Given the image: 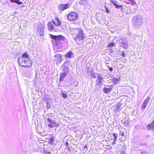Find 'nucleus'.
<instances>
[{
    "instance_id": "nucleus-24",
    "label": "nucleus",
    "mask_w": 154,
    "mask_h": 154,
    "mask_svg": "<svg viewBox=\"0 0 154 154\" xmlns=\"http://www.w3.org/2000/svg\"><path fill=\"white\" fill-rule=\"evenodd\" d=\"M45 101L46 102V103L47 105H48L50 103V99L49 97H45Z\"/></svg>"
},
{
    "instance_id": "nucleus-12",
    "label": "nucleus",
    "mask_w": 154,
    "mask_h": 154,
    "mask_svg": "<svg viewBox=\"0 0 154 154\" xmlns=\"http://www.w3.org/2000/svg\"><path fill=\"white\" fill-rule=\"evenodd\" d=\"M150 99V97H148L143 102L142 105V109L144 110L146 108V105L148 103Z\"/></svg>"
},
{
    "instance_id": "nucleus-4",
    "label": "nucleus",
    "mask_w": 154,
    "mask_h": 154,
    "mask_svg": "<svg viewBox=\"0 0 154 154\" xmlns=\"http://www.w3.org/2000/svg\"><path fill=\"white\" fill-rule=\"evenodd\" d=\"M47 120L50 123L48 124V126L49 127L53 128L54 127H58L59 126V124L57 123L55 121L53 120L50 118H47Z\"/></svg>"
},
{
    "instance_id": "nucleus-42",
    "label": "nucleus",
    "mask_w": 154,
    "mask_h": 154,
    "mask_svg": "<svg viewBox=\"0 0 154 154\" xmlns=\"http://www.w3.org/2000/svg\"><path fill=\"white\" fill-rule=\"evenodd\" d=\"M51 107V105L50 104L47 105V107L48 109H49Z\"/></svg>"
},
{
    "instance_id": "nucleus-39",
    "label": "nucleus",
    "mask_w": 154,
    "mask_h": 154,
    "mask_svg": "<svg viewBox=\"0 0 154 154\" xmlns=\"http://www.w3.org/2000/svg\"><path fill=\"white\" fill-rule=\"evenodd\" d=\"M44 154H51V153L49 152H45L44 153Z\"/></svg>"
},
{
    "instance_id": "nucleus-19",
    "label": "nucleus",
    "mask_w": 154,
    "mask_h": 154,
    "mask_svg": "<svg viewBox=\"0 0 154 154\" xmlns=\"http://www.w3.org/2000/svg\"><path fill=\"white\" fill-rule=\"evenodd\" d=\"M73 53L72 52L70 51L68 52L66 54L65 56L66 57L70 58L73 55Z\"/></svg>"
},
{
    "instance_id": "nucleus-32",
    "label": "nucleus",
    "mask_w": 154,
    "mask_h": 154,
    "mask_svg": "<svg viewBox=\"0 0 154 154\" xmlns=\"http://www.w3.org/2000/svg\"><path fill=\"white\" fill-rule=\"evenodd\" d=\"M128 46V44H127V45H124L123 46V47L124 49H126L127 48Z\"/></svg>"
},
{
    "instance_id": "nucleus-15",
    "label": "nucleus",
    "mask_w": 154,
    "mask_h": 154,
    "mask_svg": "<svg viewBox=\"0 0 154 154\" xmlns=\"http://www.w3.org/2000/svg\"><path fill=\"white\" fill-rule=\"evenodd\" d=\"M66 72L61 73L60 74L59 81L60 82L63 81L64 78L66 77Z\"/></svg>"
},
{
    "instance_id": "nucleus-20",
    "label": "nucleus",
    "mask_w": 154,
    "mask_h": 154,
    "mask_svg": "<svg viewBox=\"0 0 154 154\" xmlns=\"http://www.w3.org/2000/svg\"><path fill=\"white\" fill-rule=\"evenodd\" d=\"M11 2L17 3L19 5H21L23 3L22 2L19 0H10Z\"/></svg>"
},
{
    "instance_id": "nucleus-35",
    "label": "nucleus",
    "mask_w": 154,
    "mask_h": 154,
    "mask_svg": "<svg viewBox=\"0 0 154 154\" xmlns=\"http://www.w3.org/2000/svg\"><path fill=\"white\" fill-rule=\"evenodd\" d=\"M120 154H126L125 152L124 151H121L120 152Z\"/></svg>"
},
{
    "instance_id": "nucleus-47",
    "label": "nucleus",
    "mask_w": 154,
    "mask_h": 154,
    "mask_svg": "<svg viewBox=\"0 0 154 154\" xmlns=\"http://www.w3.org/2000/svg\"><path fill=\"white\" fill-rule=\"evenodd\" d=\"M107 67L109 68H109H110V67L109 66V65H108L107 66Z\"/></svg>"
},
{
    "instance_id": "nucleus-37",
    "label": "nucleus",
    "mask_w": 154,
    "mask_h": 154,
    "mask_svg": "<svg viewBox=\"0 0 154 154\" xmlns=\"http://www.w3.org/2000/svg\"><path fill=\"white\" fill-rule=\"evenodd\" d=\"M116 140H113V142L112 143V145H114V144H116Z\"/></svg>"
},
{
    "instance_id": "nucleus-26",
    "label": "nucleus",
    "mask_w": 154,
    "mask_h": 154,
    "mask_svg": "<svg viewBox=\"0 0 154 154\" xmlns=\"http://www.w3.org/2000/svg\"><path fill=\"white\" fill-rule=\"evenodd\" d=\"M62 94L64 98H66L67 97V95L65 93L63 92V91H62Z\"/></svg>"
},
{
    "instance_id": "nucleus-40",
    "label": "nucleus",
    "mask_w": 154,
    "mask_h": 154,
    "mask_svg": "<svg viewBox=\"0 0 154 154\" xmlns=\"http://www.w3.org/2000/svg\"><path fill=\"white\" fill-rule=\"evenodd\" d=\"M67 149H68V150L69 151H71V148H70V147L68 146V148H67Z\"/></svg>"
},
{
    "instance_id": "nucleus-43",
    "label": "nucleus",
    "mask_w": 154,
    "mask_h": 154,
    "mask_svg": "<svg viewBox=\"0 0 154 154\" xmlns=\"http://www.w3.org/2000/svg\"><path fill=\"white\" fill-rule=\"evenodd\" d=\"M134 110L133 111V112L132 113V116H134Z\"/></svg>"
},
{
    "instance_id": "nucleus-10",
    "label": "nucleus",
    "mask_w": 154,
    "mask_h": 154,
    "mask_svg": "<svg viewBox=\"0 0 154 154\" xmlns=\"http://www.w3.org/2000/svg\"><path fill=\"white\" fill-rule=\"evenodd\" d=\"M54 60L56 62L57 64L60 63L62 60L61 55L59 54H56L54 58Z\"/></svg>"
},
{
    "instance_id": "nucleus-48",
    "label": "nucleus",
    "mask_w": 154,
    "mask_h": 154,
    "mask_svg": "<svg viewBox=\"0 0 154 154\" xmlns=\"http://www.w3.org/2000/svg\"><path fill=\"white\" fill-rule=\"evenodd\" d=\"M116 81H117V80H118V79H116Z\"/></svg>"
},
{
    "instance_id": "nucleus-3",
    "label": "nucleus",
    "mask_w": 154,
    "mask_h": 154,
    "mask_svg": "<svg viewBox=\"0 0 154 154\" xmlns=\"http://www.w3.org/2000/svg\"><path fill=\"white\" fill-rule=\"evenodd\" d=\"M143 17L141 15H136L133 18V23L135 27H140L143 24Z\"/></svg>"
},
{
    "instance_id": "nucleus-46",
    "label": "nucleus",
    "mask_w": 154,
    "mask_h": 154,
    "mask_svg": "<svg viewBox=\"0 0 154 154\" xmlns=\"http://www.w3.org/2000/svg\"><path fill=\"white\" fill-rule=\"evenodd\" d=\"M132 2V3H133V4H135V2H134V1Z\"/></svg>"
},
{
    "instance_id": "nucleus-28",
    "label": "nucleus",
    "mask_w": 154,
    "mask_h": 154,
    "mask_svg": "<svg viewBox=\"0 0 154 154\" xmlns=\"http://www.w3.org/2000/svg\"><path fill=\"white\" fill-rule=\"evenodd\" d=\"M69 71L68 69V66H66L64 67V69H63V71L64 72H66V73L67 72H68Z\"/></svg>"
},
{
    "instance_id": "nucleus-31",
    "label": "nucleus",
    "mask_w": 154,
    "mask_h": 154,
    "mask_svg": "<svg viewBox=\"0 0 154 154\" xmlns=\"http://www.w3.org/2000/svg\"><path fill=\"white\" fill-rule=\"evenodd\" d=\"M114 45L115 43L114 42H110L108 46L109 47L113 46H114Z\"/></svg>"
},
{
    "instance_id": "nucleus-27",
    "label": "nucleus",
    "mask_w": 154,
    "mask_h": 154,
    "mask_svg": "<svg viewBox=\"0 0 154 154\" xmlns=\"http://www.w3.org/2000/svg\"><path fill=\"white\" fill-rule=\"evenodd\" d=\"M91 76L94 78H96L97 77L94 71L91 72Z\"/></svg>"
},
{
    "instance_id": "nucleus-7",
    "label": "nucleus",
    "mask_w": 154,
    "mask_h": 154,
    "mask_svg": "<svg viewBox=\"0 0 154 154\" xmlns=\"http://www.w3.org/2000/svg\"><path fill=\"white\" fill-rule=\"evenodd\" d=\"M78 17L77 13L75 12H71L68 15L67 18L70 21H74L76 20Z\"/></svg>"
},
{
    "instance_id": "nucleus-18",
    "label": "nucleus",
    "mask_w": 154,
    "mask_h": 154,
    "mask_svg": "<svg viewBox=\"0 0 154 154\" xmlns=\"http://www.w3.org/2000/svg\"><path fill=\"white\" fill-rule=\"evenodd\" d=\"M79 2L81 5H84L88 4V0H80Z\"/></svg>"
},
{
    "instance_id": "nucleus-38",
    "label": "nucleus",
    "mask_w": 154,
    "mask_h": 154,
    "mask_svg": "<svg viewBox=\"0 0 154 154\" xmlns=\"http://www.w3.org/2000/svg\"><path fill=\"white\" fill-rule=\"evenodd\" d=\"M109 69L110 71H112L113 70V68L112 67H110Z\"/></svg>"
},
{
    "instance_id": "nucleus-33",
    "label": "nucleus",
    "mask_w": 154,
    "mask_h": 154,
    "mask_svg": "<svg viewBox=\"0 0 154 154\" xmlns=\"http://www.w3.org/2000/svg\"><path fill=\"white\" fill-rule=\"evenodd\" d=\"M120 135H121L122 137H124V134L122 131H120Z\"/></svg>"
},
{
    "instance_id": "nucleus-25",
    "label": "nucleus",
    "mask_w": 154,
    "mask_h": 154,
    "mask_svg": "<svg viewBox=\"0 0 154 154\" xmlns=\"http://www.w3.org/2000/svg\"><path fill=\"white\" fill-rule=\"evenodd\" d=\"M118 135V134L116 133H114L113 134V136L114 138V140H117V136Z\"/></svg>"
},
{
    "instance_id": "nucleus-29",
    "label": "nucleus",
    "mask_w": 154,
    "mask_h": 154,
    "mask_svg": "<svg viewBox=\"0 0 154 154\" xmlns=\"http://www.w3.org/2000/svg\"><path fill=\"white\" fill-rule=\"evenodd\" d=\"M134 128L138 130L140 128V127L138 125H135Z\"/></svg>"
},
{
    "instance_id": "nucleus-1",
    "label": "nucleus",
    "mask_w": 154,
    "mask_h": 154,
    "mask_svg": "<svg viewBox=\"0 0 154 154\" xmlns=\"http://www.w3.org/2000/svg\"><path fill=\"white\" fill-rule=\"evenodd\" d=\"M18 62L19 64L22 67H30L32 64L28 54L26 53H24L21 57H19Z\"/></svg>"
},
{
    "instance_id": "nucleus-44",
    "label": "nucleus",
    "mask_w": 154,
    "mask_h": 154,
    "mask_svg": "<svg viewBox=\"0 0 154 154\" xmlns=\"http://www.w3.org/2000/svg\"><path fill=\"white\" fill-rule=\"evenodd\" d=\"M126 59H124L122 61L124 63H125L126 62Z\"/></svg>"
},
{
    "instance_id": "nucleus-36",
    "label": "nucleus",
    "mask_w": 154,
    "mask_h": 154,
    "mask_svg": "<svg viewBox=\"0 0 154 154\" xmlns=\"http://www.w3.org/2000/svg\"><path fill=\"white\" fill-rule=\"evenodd\" d=\"M106 12L107 13H109V10L106 7Z\"/></svg>"
},
{
    "instance_id": "nucleus-14",
    "label": "nucleus",
    "mask_w": 154,
    "mask_h": 154,
    "mask_svg": "<svg viewBox=\"0 0 154 154\" xmlns=\"http://www.w3.org/2000/svg\"><path fill=\"white\" fill-rule=\"evenodd\" d=\"M52 21L55 26H59L61 23V22L57 18H56L55 20H52Z\"/></svg>"
},
{
    "instance_id": "nucleus-30",
    "label": "nucleus",
    "mask_w": 154,
    "mask_h": 154,
    "mask_svg": "<svg viewBox=\"0 0 154 154\" xmlns=\"http://www.w3.org/2000/svg\"><path fill=\"white\" fill-rule=\"evenodd\" d=\"M121 55L123 57H125L126 56V54L124 51H122Z\"/></svg>"
},
{
    "instance_id": "nucleus-2",
    "label": "nucleus",
    "mask_w": 154,
    "mask_h": 154,
    "mask_svg": "<svg viewBox=\"0 0 154 154\" xmlns=\"http://www.w3.org/2000/svg\"><path fill=\"white\" fill-rule=\"evenodd\" d=\"M72 32V35L75 41L84 39L85 36L83 34V31L81 28L74 29Z\"/></svg>"
},
{
    "instance_id": "nucleus-6",
    "label": "nucleus",
    "mask_w": 154,
    "mask_h": 154,
    "mask_svg": "<svg viewBox=\"0 0 154 154\" xmlns=\"http://www.w3.org/2000/svg\"><path fill=\"white\" fill-rule=\"evenodd\" d=\"M96 75L97 76V79L96 81V83L98 85H100L104 81L102 77L103 75L100 73H97Z\"/></svg>"
},
{
    "instance_id": "nucleus-23",
    "label": "nucleus",
    "mask_w": 154,
    "mask_h": 154,
    "mask_svg": "<svg viewBox=\"0 0 154 154\" xmlns=\"http://www.w3.org/2000/svg\"><path fill=\"white\" fill-rule=\"evenodd\" d=\"M55 137L52 136L50 137V141L51 143H53L54 141Z\"/></svg>"
},
{
    "instance_id": "nucleus-22",
    "label": "nucleus",
    "mask_w": 154,
    "mask_h": 154,
    "mask_svg": "<svg viewBox=\"0 0 154 154\" xmlns=\"http://www.w3.org/2000/svg\"><path fill=\"white\" fill-rule=\"evenodd\" d=\"M122 43L124 45H127L128 44V42L126 39L123 38L122 40Z\"/></svg>"
},
{
    "instance_id": "nucleus-21",
    "label": "nucleus",
    "mask_w": 154,
    "mask_h": 154,
    "mask_svg": "<svg viewBox=\"0 0 154 154\" xmlns=\"http://www.w3.org/2000/svg\"><path fill=\"white\" fill-rule=\"evenodd\" d=\"M122 105V104L120 103H118L116 105V110L117 111H119L120 109H121L122 108H121V106Z\"/></svg>"
},
{
    "instance_id": "nucleus-45",
    "label": "nucleus",
    "mask_w": 154,
    "mask_h": 154,
    "mask_svg": "<svg viewBox=\"0 0 154 154\" xmlns=\"http://www.w3.org/2000/svg\"><path fill=\"white\" fill-rule=\"evenodd\" d=\"M66 145L67 146H68V142H67L66 141Z\"/></svg>"
},
{
    "instance_id": "nucleus-34",
    "label": "nucleus",
    "mask_w": 154,
    "mask_h": 154,
    "mask_svg": "<svg viewBox=\"0 0 154 154\" xmlns=\"http://www.w3.org/2000/svg\"><path fill=\"white\" fill-rule=\"evenodd\" d=\"M141 154H148V153L145 151H143L141 152Z\"/></svg>"
},
{
    "instance_id": "nucleus-5",
    "label": "nucleus",
    "mask_w": 154,
    "mask_h": 154,
    "mask_svg": "<svg viewBox=\"0 0 154 154\" xmlns=\"http://www.w3.org/2000/svg\"><path fill=\"white\" fill-rule=\"evenodd\" d=\"M51 37L53 39H54L57 41L60 42L64 41L65 38L64 36L61 35H55L50 34Z\"/></svg>"
},
{
    "instance_id": "nucleus-17",
    "label": "nucleus",
    "mask_w": 154,
    "mask_h": 154,
    "mask_svg": "<svg viewBox=\"0 0 154 154\" xmlns=\"http://www.w3.org/2000/svg\"><path fill=\"white\" fill-rule=\"evenodd\" d=\"M48 28L49 30L52 31L54 29V26L51 22H49L48 24Z\"/></svg>"
},
{
    "instance_id": "nucleus-13",
    "label": "nucleus",
    "mask_w": 154,
    "mask_h": 154,
    "mask_svg": "<svg viewBox=\"0 0 154 154\" xmlns=\"http://www.w3.org/2000/svg\"><path fill=\"white\" fill-rule=\"evenodd\" d=\"M111 2L112 4L115 6L116 8L119 9L121 10H123V7L122 5H118L116 2L112 0H111Z\"/></svg>"
},
{
    "instance_id": "nucleus-16",
    "label": "nucleus",
    "mask_w": 154,
    "mask_h": 154,
    "mask_svg": "<svg viewBox=\"0 0 154 154\" xmlns=\"http://www.w3.org/2000/svg\"><path fill=\"white\" fill-rule=\"evenodd\" d=\"M147 128L148 130H152L154 131V120L151 124H149L147 126Z\"/></svg>"
},
{
    "instance_id": "nucleus-9",
    "label": "nucleus",
    "mask_w": 154,
    "mask_h": 154,
    "mask_svg": "<svg viewBox=\"0 0 154 154\" xmlns=\"http://www.w3.org/2000/svg\"><path fill=\"white\" fill-rule=\"evenodd\" d=\"M113 88L112 85H107L103 89V92L106 93L107 94L109 93Z\"/></svg>"
},
{
    "instance_id": "nucleus-11",
    "label": "nucleus",
    "mask_w": 154,
    "mask_h": 154,
    "mask_svg": "<svg viewBox=\"0 0 154 154\" xmlns=\"http://www.w3.org/2000/svg\"><path fill=\"white\" fill-rule=\"evenodd\" d=\"M70 5L67 4H60L59 6V8L60 10L62 11L64 10L69 8L70 7Z\"/></svg>"
},
{
    "instance_id": "nucleus-41",
    "label": "nucleus",
    "mask_w": 154,
    "mask_h": 154,
    "mask_svg": "<svg viewBox=\"0 0 154 154\" xmlns=\"http://www.w3.org/2000/svg\"><path fill=\"white\" fill-rule=\"evenodd\" d=\"M84 149H88L87 146L86 145H85L84 147Z\"/></svg>"
},
{
    "instance_id": "nucleus-8",
    "label": "nucleus",
    "mask_w": 154,
    "mask_h": 154,
    "mask_svg": "<svg viewBox=\"0 0 154 154\" xmlns=\"http://www.w3.org/2000/svg\"><path fill=\"white\" fill-rule=\"evenodd\" d=\"M45 26L41 24L40 25L38 28V32L41 36H43L44 34Z\"/></svg>"
}]
</instances>
